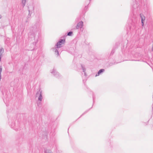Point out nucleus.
<instances>
[{
    "mask_svg": "<svg viewBox=\"0 0 153 153\" xmlns=\"http://www.w3.org/2000/svg\"><path fill=\"white\" fill-rule=\"evenodd\" d=\"M105 70L104 69H101L98 72L97 74H96L95 76H98L99 75L102 73Z\"/></svg>",
    "mask_w": 153,
    "mask_h": 153,
    "instance_id": "6e6552de",
    "label": "nucleus"
},
{
    "mask_svg": "<svg viewBox=\"0 0 153 153\" xmlns=\"http://www.w3.org/2000/svg\"><path fill=\"white\" fill-rule=\"evenodd\" d=\"M114 52V50H112L111 51V54H113Z\"/></svg>",
    "mask_w": 153,
    "mask_h": 153,
    "instance_id": "dca6fc26",
    "label": "nucleus"
},
{
    "mask_svg": "<svg viewBox=\"0 0 153 153\" xmlns=\"http://www.w3.org/2000/svg\"><path fill=\"white\" fill-rule=\"evenodd\" d=\"M73 32L72 31H70L68 33L67 35L69 36H71Z\"/></svg>",
    "mask_w": 153,
    "mask_h": 153,
    "instance_id": "ddd939ff",
    "label": "nucleus"
},
{
    "mask_svg": "<svg viewBox=\"0 0 153 153\" xmlns=\"http://www.w3.org/2000/svg\"><path fill=\"white\" fill-rule=\"evenodd\" d=\"M81 67H82V69L83 70V72L84 73V75L85 76H86V73L85 72V69L84 66H83L82 65H81Z\"/></svg>",
    "mask_w": 153,
    "mask_h": 153,
    "instance_id": "1a4fd4ad",
    "label": "nucleus"
},
{
    "mask_svg": "<svg viewBox=\"0 0 153 153\" xmlns=\"http://www.w3.org/2000/svg\"><path fill=\"white\" fill-rule=\"evenodd\" d=\"M41 101H40V102H38L37 103V105H38L39 106L41 105Z\"/></svg>",
    "mask_w": 153,
    "mask_h": 153,
    "instance_id": "4468645a",
    "label": "nucleus"
},
{
    "mask_svg": "<svg viewBox=\"0 0 153 153\" xmlns=\"http://www.w3.org/2000/svg\"><path fill=\"white\" fill-rule=\"evenodd\" d=\"M142 0H135V3H133L132 4V7L133 10H136V8H137L139 6V3L141 2Z\"/></svg>",
    "mask_w": 153,
    "mask_h": 153,
    "instance_id": "f257e3e1",
    "label": "nucleus"
},
{
    "mask_svg": "<svg viewBox=\"0 0 153 153\" xmlns=\"http://www.w3.org/2000/svg\"><path fill=\"white\" fill-rule=\"evenodd\" d=\"M140 17L141 19L142 26H143L144 25V22L145 19V17L142 14H140Z\"/></svg>",
    "mask_w": 153,
    "mask_h": 153,
    "instance_id": "423d86ee",
    "label": "nucleus"
},
{
    "mask_svg": "<svg viewBox=\"0 0 153 153\" xmlns=\"http://www.w3.org/2000/svg\"><path fill=\"white\" fill-rule=\"evenodd\" d=\"M22 1V5L24 7L26 4V0H21Z\"/></svg>",
    "mask_w": 153,
    "mask_h": 153,
    "instance_id": "9d476101",
    "label": "nucleus"
},
{
    "mask_svg": "<svg viewBox=\"0 0 153 153\" xmlns=\"http://www.w3.org/2000/svg\"><path fill=\"white\" fill-rule=\"evenodd\" d=\"M51 72L56 77H58L60 76L59 73L57 72L55 69H53L51 71Z\"/></svg>",
    "mask_w": 153,
    "mask_h": 153,
    "instance_id": "20e7f679",
    "label": "nucleus"
},
{
    "mask_svg": "<svg viewBox=\"0 0 153 153\" xmlns=\"http://www.w3.org/2000/svg\"><path fill=\"white\" fill-rule=\"evenodd\" d=\"M36 97H38V100L39 101H41L42 99V91L41 89H39L36 95Z\"/></svg>",
    "mask_w": 153,
    "mask_h": 153,
    "instance_id": "f03ea898",
    "label": "nucleus"
},
{
    "mask_svg": "<svg viewBox=\"0 0 153 153\" xmlns=\"http://www.w3.org/2000/svg\"><path fill=\"white\" fill-rule=\"evenodd\" d=\"M80 19L79 18H77L76 19L75 21L76 22H78Z\"/></svg>",
    "mask_w": 153,
    "mask_h": 153,
    "instance_id": "2eb2a0df",
    "label": "nucleus"
},
{
    "mask_svg": "<svg viewBox=\"0 0 153 153\" xmlns=\"http://www.w3.org/2000/svg\"><path fill=\"white\" fill-rule=\"evenodd\" d=\"M83 26V22L81 21L78 22L76 25V28L78 29H81Z\"/></svg>",
    "mask_w": 153,
    "mask_h": 153,
    "instance_id": "39448f33",
    "label": "nucleus"
},
{
    "mask_svg": "<svg viewBox=\"0 0 153 153\" xmlns=\"http://www.w3.org/2000/svg\"><path fill=\"white\" fill-rule=\"evenodd\" d=\"M65 40L64 39H61L57 42L55 46H56L57 48H61L62 46V43L65 42Z\"/></svg>",
    "mask_w": 153,
    "mask_h": 153,
    "instance_id": "7ed1b4c3",
    "label": "nucleus"
},
{
    "mask_svg": "<svg viewBox=\"0 0 153 153\" xmlns=\"http://www.w3.org/2000/svg\"><path fill=\"white\" fill-rule=\"evenodd\" d=\"M10 127L13 128V129L16 130V129L14 128V127L15 125V124L14 123H12L11 124H10Z\"/></svg>",
    "mask_w": 153,
    "mask_h": 153,
    "instance_id": "9b49d317",
    "label": "nucleus"
},
{
    "mask_svg": "<svg viewBox=\"0 0 153 153\" xmlns=\"http://www.w3.org/2000/svg\"><path fill=\"white\" fill-rule=\"evenodd\" d=\"M45 153H53L50 150H46L45 152Z\"/></svg>",
    "mask_w": 153,
    "mask_h": 153,
    "instance_id": "f8f14e48",
    "label": "nucleus"
},
{
    "mask_svg": "<svg viewBox=\"0 0 153 153\" xmlns=\"http://www.w3.org/2000/svg\"><path fill=\"white\" fill-rule=\"evenodd\" d=\"M89 1H91V0H89Z\"/></svg>",
    "mask_w": 153,
    "mask_h": 153,
    "instance_id": "aec40b11",
    "label": "nucleus"
},
{
    "mask_svg": "<svg viewBox=\"0 0 153 153\" xmlns=\"http://www.w3.org/2000/svg\"><path fill=\"white\" fill-rule=\"evenodd\" d=\"M94 96H93V100H94Z\"/></svg>",
    "mask_w": 153,
    "mask_h": 153,
    "instance_id": "6ab92c4d",
    "label": "nucleus"
},
{
    "mask_svg": "<svg viewBox=\"0 0 153 153\" xmlns=\"http://www.w3.org/2000/svg\"><path fill=\"white\" fill-rule=\"evenodd\" d=\"M1 17H2L1 16V15H0V19L1 18Z\"/></svg>",
    "mask_w": 153,
    "mask_h": 153,
    "instance_id": "a211bd4d",
    "label": "nucleus"
},
{
    "mask_svg": "<svg viewBox=\"0 0 153 153\" xmlns=\"http://www.w3.org/2000/svg\"><path fill=\"white\" fill-rule=\"evenodd\" d=\"M56 48H57L56 47H55V48H53L52 49L53 51L55 53V54H56L58 56L59 55V53L58 50L56 49Z\"/></svg>",
    "mask_w": 153,
    "mask_h": 153,
    "instance_id": "0eeeda50",
    "label": "nucleus"
},
{
    "mask_svg": "<svg viewBox=\"0 0 153 153\" xmlns=\"http://www.w3.org/2000/svg\"><path fill=\"white\" fill-rule=\"evenodd\" d=\"M28 11L29 12V14H30V10L29 9V8H30L29 6H28Z\"/></svg>",
    "mask_w": 153,
    "mask_h": 153,
    "instance_id": "f3484780",
    "label": "nucleus"
}]
</instances>
